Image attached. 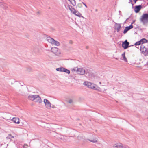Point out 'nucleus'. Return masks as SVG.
I'll list each match as a JSON object with an SVG mask.
<instances>
[{"instance_id":"36","label":"nucleus","mask_w":148,"mask_h":148,"mask_svg":"<svg viewBox=\"0 0 148 148\" xmlns=\"http://www.w3.org/2000/svg\"><path fill=\"white\" fill-rule=\"evenodd\" d=\"M134 21H133L131 24V25H132V24L134 22Z\"/></svg>"},{"instance_id":"27","label":"nucleus","mask_w":148,"mask_h":148,"mask_svg":"<svg viewBox=\"0 0 148 148\" xmlns=\"http://www.w3.org/2000/svg\"><path fill=\"white\" fill-rule=\"evenodd\" d=\"M141 44V41L140 40L139 41H138L137 42H136L135 44V45H139Z\"/></svg>"},{"instance_id":"2","label":"nucleus","mask_w":148,"mask_h":148,"mask_svg":"<svg viewBox=\"0 0 148 148\" xmlns=\"http://www.w3.org/2000/svg\"><path fill=\"white\" fill-rule=\"evenodd\" d=\"M140 20L143 25H146L148 23V14H143L140 17Z\"/></svg>"},{"instance_id":"21","label":"nucleus","mask_w":148,"mask_h":148,"mask_svg":"<svg viewBox=\"0 0 148 148\" xmlns=\"http://www.w3.org/2000/svg\"><path fill=\"white\" fill-rule=\"evenodd\" d=\"M140 41H141V44H142L144 43H146L147 42V40L145 38H143L140 40Z\"/></svg>"},{"instance_id":"32","label":"nucleus","mask_w":148,"mask_h":148,"mask_svg":"<svg viewBox=\"0 0 148 148\" xmlns=\"http://www.w3.org/2000/svg\"><path fill=\"white\" fill-rule=\"evenodd\" d=\"M122 148H130L127 146H123V147H122Z\"/></svg>"},{"instance_id":"29","label":"nucleus","mask_w":148,"mask_h":148,"mask_svg":"<svg viewBox=\"0 0 148 148\" xmlns=\"http://www.w3.org/2000/svg\"><path fill=\"white\" fill-rule=\"evenodd\" d=\"M128 31L127 29H126V27H125V29L124 30L123 33L124 34H125L127 33V32Z\"/></svg>"},{"instance_id":"8","label":"nucleus","mask_w":148,"mask_h":148,"mask_svg":"<svg viewBox=\"0 0 148 148\" xmlns=\"http://www.w3.org/2000/svg\"><path fill=\"white\" fill-rule=\"evenodd\" d=\"M77 74L81 75H84L85 72V70L82 68H77Z\"/></svg>"},{"instance_id":"23","label":"nucleus","mask_w":148,"mask_h":148,"mask_svg":"<svg viewBox=\"0 0 148 148\" xmlns=\"http://www.w3.org/2000/svg\"><path fill=\"white\" fill-rule=\"evenodd\" d=\"M126 29H127L128 30H129L131 29L133 27V26L132 25H131L129 26H127L126 27Z\"/></svg>"},{"instance_id":"17","label":"nucleus","mask_w":148,"mask_h":148,"mask_svg":"<svg viewBox=\"0 0 148 148\" xmlns=\"http://www.w3.org/2000/svg\"><path fill=\"white\" fill-rule=\"evenodd\" d=\"M66 136H64L62 135H60L58 137V138H59L63 140H66Z\"/></svg>"},{"instance_id":"10","label":"nucleus","mask_w":148,"mask_h":148,"mask_svg":"<svg viewBox=\"0 0 148 148\" xmlns=\"http://www.w3.org/2000/svg\"><path fill=\"white\" fill-rule=\"evenodd\" d=\"M123 145L120 143H118L114 144L113 147L114 148H122L123 147Z\"/></svg>"},{"instance_id":"9","label":"nucleus","mask_w":148,"mask_h":148,"mask_svg":"<svg viewBox=\"0 0 148 148\" xmlns=\"http://www.w3.org/2000/svg\"><path fill=\"white\" fill-rule=\"evenodd\" d=\"M129 44V42L127 40H126L122 44V47L124 49H126L128 47Z\"/></svg>"},{"instance_id":"4","label":"nucleus","mask_w":148,"mask_h":148,"mask_svg":"<svg viewBox=\"0 0 148 148\" xmlns=\"http://www.w3.org/2000/svg\"><path fill=\"white\" fill-rule=\"evenodd\" d=\"M84 84L89 88L92 89L97 90V86L93 84H92L88 82H85L84 83Z\"/></svg>"},{"instance_id":"37","label":"nucleus","mask_w":148,"mask_h":148,"mask_svg":"<svg viewBox=\"0 0 148 148\" xmlns=\"http://www.w3.org/2000/svg\"><path fill=\"white\" fill-rule=\"evenodd\" d=\"M95 11L97 12V11H98V10H97V9H96L95 10Z\"/></svg>"},{"instance_id":"26","label":"nucleus","mask_w":148,"mask_h":148,"mask_svg":"<svg viewBox=\"0 0 148 148\" xmlns=\"http://www.w3.org/2000/svg\"><path fill=\"white\" fill-rule=\"evenodd\" d=\"M76 11V10L73 8H72L71 10V12L74 14Z\"/></svg>"},{"instance_id":"39","label":"nucleus","mask_w":148,"mask_h":148,"mask_svg":"<svg viewBox=\"0 0 148 148\" xmlns=\"http://www.w3.org/2000/svg\"><path fill=\"white\" fill-rule=\"evenodd\" d=\"M99 83L100 84H101V82H99Z\"/></svg>"},{"instance_id":"22","label":"nucleus","mask_w":148,"mask_h":148,"mask_svg":"<svg viewBox=\"0 0 148 148\" xmlns=\"http://www.w3.org/2000/svg\"><path fill=\"white\" fill-rule=\"evenodd\" d=\"M66 102L67 103L70 104H73V99H70L66 101Z\"/></svg>"},{"instance_id":"6","label":"nucleus","mask_w":148,"mask_h":148,"mask_svg":"<svg viewBox=\"0 0 148 148\" xmlns=\"http://www.w3.org/2000/svg\"><path fill=\"white\" fill-rule=\"evenodd\" d=\"M140 50L142 53L145 55H146L148 53V50H147L146 48L143 45H141Z\"/></svg>"},{"instance_id":"3","label":"nucleus","mask_w":148,"mask_h":148,"mask_svg":"<svg viewBox=\"0 0 148 148\" xmlns=\"http://www.w3.org/2000/svg\"><path fill=\"white\" fill-rule=\"evenodd\" d=\"M47 40L53 45L59 46L60 45V43L59 42L55 40L54 39L50 37H47Z\"/></svg>"},{"instance_id":"31","label":"nucleus","mask_w":148,"mask_h":148,"mask_svg":"<svg viewBox=\"0 0 148 148\" xmlns=\"http://www.w3.org/2000/svg\"><path fill=\"white\" fill-rule=\"evenodd\" d=\"M68 7H69V10L71 11V10L72 8V6H70L69 5Z\"/></svg>"},{"instance_id":"33","label":"nucleus","mask_w":148,"mask_h":148,"mask_svg":"<svg viewBox=\"0 0 148 148\" xmlns=\"http://www.w3.org/2000/svg\"><path fill=\"white\" fill-rule=\"evenodd\" d=\"M82 3L84 5V6L86 7V8H87V6L86 5L84 2H82Z\"/></svg>"},{"instance_id":"18","label":"nucleus","mask_w":148,"mask_h":148,"mask_svg":"<svg viewBox=\"0 0 148 148\" xmlns=\"http://www.w3.org/2000/svg\"><path fill=\"white\" fill-rule=\"evenodd\" d=\"M125 52H124V53L122 54V56L123 58V60L126 62H127V60L126 58L125 57Z\"/></svg>"},{"instance_id":"14","label":"nucleus","mask_w":148,"mask_h":148,"mask_svg":"<svg viewBox=\"0 0 148 148\" xmlns=\"http://www.w3.org/2000/svg\"><path fill=\"white\" fill-rule=\"evenodd\" d=\"M14 138V137L11 134H8L6 137L7 140L9 139L10 140H12V139Z\"/></svg>"},{"instance_id":"19","label":"nucleus","mask_w":148,"mask_h":148,"mask_svg":"<svg viewBox=\"0 0 148 148\" xmlns=\"http://www.w3.org/2000/svg\"><path fill=\"white\" fill-rule=\"evenodd\" d=\"M74 14L76 16H77L79 17H81L82 15L81 14L77 11H76Z\"/></svg>"},{"instance_id":"12","label":"nucleus","mask_w":148,"mask_h":148,"mask_svg":"<svg viewBox=\"0 0 148 148\" xmlns=\"http://www.w3.org/2000/svg\"><path fill=\"white\" fill-rule=\"evenodd\" d=\"M12 120L16 123L19 124L20 123L19 119L18 118H13Z\"/></svg>"},{"instance_id":"34","label":"nucleus","mask_w":148,"mask_h":148,"mask_svg":"<svg viewBox=\"0 0 148 148\" xmlns=\"http://www.w3.org/2000/svg\"><path fill=\"white\" fill-rule=\"evenodd\" d=\"M69 42L70 43L72 44V41H70Z\"/></svg>"},{"instance_id":"7","label":"nucleus","mask_w":148,"mask_h":148,"mask_svg":"<svg viewBox=\"0 0 148 148\" xmlns=\"http://www.w3.org/2000/svg\"><path fill=\"white\" fill-rule=\"evenodd\" d=\"M44 102L45 107L48 109H50L51 107V103L47 99H44Z\"/></svg>"},{"instance_id":"20","label":"nucleus","mask_w":148,"mask_h":148,"mask_svg":"<svg viewBox=\"0 0 148 148\" xmlns=\"http://www.w3.org/2000/svg\"><path fill=\"white\" fill-rule=\"evenodd\" d=\"M64 68L61 67L57 68L56 70L58 71L63 72V71H64Z\"/></svg>"},{"instance_id":"11","label":"nucleus","mask_w":148,"mask_h":148,"mask_svg":"<svg viewBox=\"0 0 148 148\" xmlns=\"http://www.w3.org/2000/svg\"><path fill=\"white\" fill-rule=\"evenodd\" d=\"M142 8V6L141 5L138 6H136L135 7L134 10L135 12H138Z\"/></svg>"},{"instance_id":"16","label":"nucleus","mask_w":148,"mask_h":148,"mask_svg":"<svg viewBox=\"0 0 148 148\" xmlns=\"http://www.w3.org/2000/svg\"><path fill=\"white\" fill-rule=\"evenodd\" d=\"M121 28V26L120 24H118L115 27L116 30H117V32H119L120 29Z\"/></svg>"},{"instance_id":"24","label":"nucleus","mask_w":148,"mask_h":148,"mask_svg":"<svg viewBox=\"0 0 148 148\" xmlns=\"http://www.w3.org/2000/svg\"><path fill=\"white\" fill-rule=\"evenodd\" d=\"M70 2L73 6H75L76 5L75 1V0H72L70 1Z\"/></svg>"},{"instance_id":"15","label":"nucleus","mask_w":148,"mask_h":148,"mask_svg":"<svg viewBox=\"0 0 148 148\" xmlns=\"http://www.w3.org/2000/svg\"><path fill=\"white\" fill-rule=\"evenodd\" d=\"M0 6L5 9H6V8H7L6 4L3 2L0 3Z\"/></svg>"},{"instance_id":"25","label":"nucleus","mask_w":148,"mask_h":148,"mask_svg":"<svg viewBox=\"0 0 148 148\" xmlns=\"http://www.w3.org/2000/svg\"><path fill=\"white\" fill-rule=\"evenodd\" d=\"M64 71H63V72H64L67 73L68 74H69L70 73V71L68 69H66L65 68H64Z\"/></svg>"},{"instance_id":"1","label":"nucleus","mask_w":148,"mask_h":148,"mask_svg":"<svg viewBox=\"0 0 148 148\" xmlns=\"http://www.w3.org/2000/svg\"><path fill=\"white\" fill-rule=\"evenodd\" d=\"M28 98L30 100L34 101L35 102H38L39 103H41L42 99L39 96L37 95H29L28 96Z\"/></svg>"},{"instance_id":"30","label":"nucleus","mask_w":148,"mask_h":148,"mask_svg":"<svg viewBox=\"0 0 148 148\" xmlns=\"http://www.w3.org/2000/svg\"><path fill=\"white\" fill-rule=\"evenodd\" d=\"M78 6L79 8H80L82 7V5L81 3H79L78 5Z\"/></svg>"},{"instance_id":"35","label":"nucleus","mask_w":148,"mask_h":148,"mask_svg":"<svg viewBox=\"0 0 148 148\" xmlns=\"http://www.w3.org/2000/svg\"><path fill=\"white\" fill-rule=\"evenodd\" d=\"M137 0H134V1L135 3H136V1Z\"/></svg>"},{"instance_id":"13","label":"nucleus","mask_w":148,"mask_h":148,"mask_svg":"<svg viewBox=\"0 0 148 148\" xmlns=\"http://www.w3.org/2000/svg\"><path fill=\"white\" fill-rule=\"evenodd\" d=\"M88 140L90 142L94 143H97L98 141V139L96 138H94L93 139H88Z\"/></svg>"},{"instance_id":"5","label":"nucleus","mask_w":148,"mask_h":148,"mask_svg":"<svg viewBox=\"0 0 148 148\" xmlns=\"http://www.w3.org/2000/svg\"><path fill=\"white\" fill-rule=\"evenodd\" d=\"M51 51L57 56L59 55L61 53L60 49L56 47H53L52 48Z\"/></svg>"},{"instance_id":"38","label":"nucleus","mask_w":148,"mask_h":148,"mask_svg":"<svg viewBox=\"0 0 148 148\" xmlns=\"http://www.w3.org/2000/svg\"><path fill=\"white\" fill-rule=\"evenodd\" d=\"M68 1H69L70 2L72 0H68Z\"/></svg>"},{"instance_id":"28","label":"nucleus","mask_w":148,"mask_h":148,"mask_svg":"<svg viewBox=\"0 0 148 148\" xmlns=\"http://www.w3.org/2000/svg\"><path fill=\"white\" fill-rule=\"evenodd\" d=\"M28 147V146L26 144H25L23 146V148H27Z\"/></svg>"}]
</instances>
